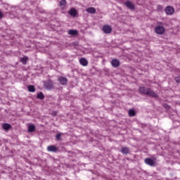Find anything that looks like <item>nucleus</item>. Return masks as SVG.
<instances>
[{"label":"nucleus","instance_id":"obj_14","mask_svg":"<svg viewBox=\"0 0 180 180\" xmlns=\"http://www.w3.org/2000/svg\"><path fill=\"white\" fill-rule=\"evenodd\" d=\"M48 151H57V148L54 146H49L47 147Z\"/></svg>","mask_w":180,"mask_h":180},{"label":"nucleus","instance_id":"obj_13","mask_svg":"<svg viewBox=\"0 0 180 180\" xmlns=\"http://www.w3.org/2000/svg\"><path fill=\"white\" fill-rule=\"evenodd\" d=\"M86 12H88V13H95V12H96V10L94 7H90L86 9Z\"/></svg>","mask_w":180,"mask_h":180},{"label":"nucleus","instance_id":"obj_24","mask_svg":"<svg viewBox=\"0 0 180 180\" xmlns=\"http://www.w3.org/2000/svg\"><path fill=\"white\" fill-rule=\"evenodd\" d=\"M176 82H180V77H177L175 78Z\"/></svg>","mask_w":180,"mask_h":180},{"label":"nucleus","instance_id":"obj_18","mask_svg":"<svg viewBox=\"0 0 180 180\" xmlns=\"http://www.w3.org/2000/svg\"><path fill=\"white\" fill-rule=\"evenodd\" d=\"M28 91L30 92H34V91H35L34 86H28Z\"/></svg>","mask_w":180,"mask_h":180},{"label":"nucleus","instance_id":"obj_7","mask_svg":"<svg viewBox=\"0 0 180 180\" xmlns=\"http://www.w3.org/2000/svg\"><path fill=\"white\" fill-rule=\"evenodd\" d=\"M68 13L70 14V16H77V14L78 13L77 12V10L75 9V8H71L70 11H69V12H68Z\"/></svg>","mask_w":180,"mask_h":180},{"label":"nucleus","instance_id":"obj_9","mask_svg":"<svg viewBox=\"0 0 180 180\" xmlns=\"http://www.w3.org/2000/svg\"><path fill=\"white\" fill-rule=\"evenodd\" d=\"M79 63L82 65H84V66L88 65V60H86V59L85 58H81L79 60Z\"/></svg>","mask_w":180,"mask_h":180},{"label":"nucleus","instance_id":"obj_5","mask_svg":"<svg viewBox=\"0 0 180 180\" xmlns=\"http://www.w3.org/2000/svg\"><path fill=\"white\" fill-rule=\"evenodd\" d=\"M167 15H172L174 12V8L171 6H167L165 9Z\"/></svg>","mask_w":180,"mask_h":180},{"label":"nucleus","instance_id":"obj_15","mask_svg":"<svg viewBox=\"0 0 180 180\" xmlns=\"http://www.w3.org/2000/svg\"><path fill=\"white\" fill-rule=\"evenodd\" d=\"M35 127L34 124H30L28 126V131L30 132L34 131Z\"/></svg>","mask_w":180,"mask_h":180},{"label":"nucleus","instance_id":"obj_3","mask_svg":"<svg viewBox=\"0 0 180 180\" xmlns=\"http://www.w3.org/2000/svg\"><path fill=\"white\" fill-rule=\"evenodd\" d=\"M145 162L146 164H147L148 165H150L153 166L155 164V160L154 159H151V158H146L145 160Z\"/></svg>","mask_w":180,"mask_h":180},{"label":"nucleus","instance_id":"obj_23","mask_svg":"<svg viewBox=\"0 0 180 180\" xmlns=\"http://www.w3.org/2000/svg\"><path fill=\"white\" fill-rule=\"evenodd\" d=\"M61 136H63V134H58L56 135V139H57V140H60Z\"/></svg>","mask_w":180,"mask_h":180},{"label":"nucleus","instance_id":"obj_21","mask_svg":"<svg viewBox=\"0 0 180 180\" xmlns=\"http://www.w3.org/2000/svg\"><path fill=\"white\" fill-rule=\"evenodd\" d=\"M129 116H134V115H136V112H134V110H130L129 111Z\"/></svg>","mask_w":180,"mask_h":180},{"label":"nucleus","instance_id":"obj_16","mask_svg":"<svg viewBox=\"0 0 180 180\" xmlns=\"http://www.w3.org/2000/svg\"><path fill=\"white\" fill-rule=\"evenodd\" d=\"M3 129L4 130H9V129H11V124H3Z\"/></svg>","mask_w":180,"mask_h":180},{"label":"nucleus","instance_id":"obj_12","mask_svg":"<svg viewBox=\"0 0 180 180\" xmlns=\"http://www.w3.org/2000/svg\"><path fill=\"white\" fill-rule=\"evenodd\" d=\"M69 34H71L72 36H77L78 34V31L75 30H70L68 31Z\"/></svg>","mask_w":180,"mask_h":180},{"label":"nucleus","instance_id":"obj_4","mask_svg":"<svg viewBox=\"0 0 180 180\" xmlns=\"http://www.w3.org/2000/svg\"><path fill=\"white\" fill-rule=\"evenodd\" d=\"M103 30L104 33L108 34V33H110V32H112V27L109 25H104L103 27Z\"/></svg>","mask_w":180,"mask_h":180},{"label":"nucleus","instance_id":"obj_8","mask_svg":"<svg viewBox=\"0 0 180 180\" xmlns=\"http://www.w3.org/2000/svg\"><path fill=\"white\" fill-rule=\"evenodd\" d=\"M44 86L46 89H51L53 88V82H49L44 84Z\"/></svg>","mask_w":180,"mask_h":180},{"label":"nucleus","instance_id":"obj_6","mask_svg":"<svg viewBox=\"0 0 180 180\" xmlns=\"http://www.w3.org/2000/svg\"><path fill=\"white\" fill-rule=\"evenodd\" d=\"M125 5L129 9H134V4L129 1H126Z\"/></svg>","mask_w":180,"mask_h":180},{"label":"nucleus","instance_id":"obj_19","mask_svg":"<svg viewBox=\"0 0 180 180\" xmlns=\"http://www.w3.org/2000/svg\"><path fill=\"white\" fill-rule=\"evenodd\" d=\"M37 98H38L39 99H43V98H44V95H43V93H39V94H37Z\"/></svg>","mask_w":180,"mask_h":180},{"label":"nucleus","instance_id":"obj_1","mask_svg":"<svg viewBox=\"0 0 180 180\" xmlns=\"http://www.w3.org/2000/svg\"><path fill=\"white\" fill-rule=\"evenodd\" d=\"M139 91L141 92V94H145L146 95H150V96H153V98H157L158 96L157 94L151 91L150 89H146V87H140Z\"/></svg>","mask_w":180,"mask_h":180},{"label":"nucleus","instance_id":"obj_17","mask_svg":"<svg viewBox=\"0 0 180 180\" xmlns=\"http://www.w3.org/2000/svg\"><path fill=\"white\" fill-rule=\"evenodd\" d=\"M129 151V150L128 148H122V153L123 154H128Z\"/></svg>","mask_w":180,"mask_h":180},{"label":"nucleus","instance_id":"obj_2","mask_svg":"<svg viewBox=\"0 0 180 180\" xmlns=\"http://www.w3.org/2000/svg\"><path fill=\"white\" fill-rule=\"evenodd\" d=\"M155 32L157 34H164L165 33V28L162 25H158L155 28Z\"/></svg>","mask_w":180,"mask_h":180},{"label":"nucleus","instance_id":"obj_10","mask_svg":"<svg viewBox=\"0 0 180 180\" xmlns=\"http://www.w3.org/2000/svg\"><path fill=\"white\" fill-rule=\"evenodd\" d=\"M111 64L112 65V67H119V60H116V59H113L112 61H111Z\"/></svg>","mask_w":180,"mask_h":180},{"label":"nucleus","instance_id":"obj_11","mask_svg":"<svg viewBox=\"0 0 180 180\" xmlns=\"http://www.w3.org/2000/svg\"><path fill=\"white\" fill-rule=\"evenodd\" d=\"M59 82L62 85H65L67 84V78L65 77H60Z\"/></svg>","mask_w":180,"mask_h":180},{"label":"nucleus","instance_id":"obj_20","mask_svg":"<svg viewBox=\"0 0 180 180\" xmlns=\"http://www.w3.org/2000/svg\"><path fill=\"white\" fill-rule=\"evenodd\" d=\"M21 61H22V64H26V61H27V57L25 56V57L22 58Z\"/></svg>","mask_w":180,"mask_h":180},{"label":"nucleus","instance_id":"obj_22","mask_svg":"<svg viewBox=\"0 0 180 180\" xmlns=\"http://www.w3.org/2000/svg\"><path fill=\"white\" fill-rule=\"evenodd\" d=\"M66 4H67V1H65V0H62L60 2V6H65V5H66Z\"/></svg>","mask_w":180,"mask_h":180},{"label":"nucleus","instance_id":"obj_25","mask_svg":"<svg viewBox=\"0 0 180 180\" xmlns=\"http://www.w3.org/2000/svg\"><path fill=\"white\" fill-rule=\"evenodd\" d=\"M2 16H4V14L2 13L1 11H0V18H2Z\"/></svg>","mask_w":180,"mask_h":180}]
</instances>
